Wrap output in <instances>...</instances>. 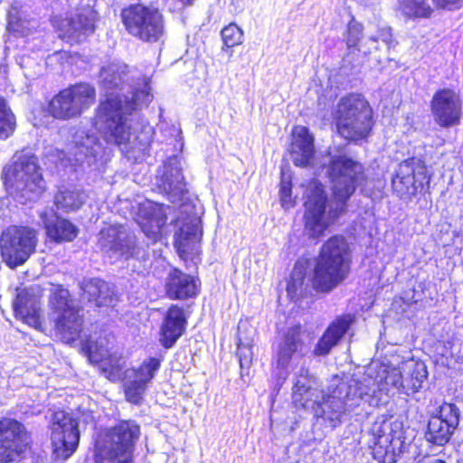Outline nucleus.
<instances>
[{"label":"nucleus","mask_w":463,"mask_h":463,"mask_svg":"<svg viewBox=\"0 0 463 463\" xmlns=\"http://www.w3.org/2000/svg\"><path fill=\"white\" fill-rule=\"evenodd\" d=\"M129 79L125 63L102 67L99 83L104 99L97 110V124L104 141L117 146L125 155L145 152L151 142L150 128L137 132V110L147 106L153 96L146 84L137 89Z\"/></svg>","instance_id":"obj_1"},{"label":"nucleus","mask_w":463,"mask_h":463,"mask_svg":"<svg viewBox=\"0 0 463 463\" xmlns=\"http://www.w3.org/2000/svg\"><path fill=\"white\" fill-rule=\"evenodd\" d=\"M326 175L332 183L333 197L328 212L327 197L319 181H310L305 194L304 232L311 239L325 235L330 224L345 212L349 198L365 179L363 165L345 155L330 157Z\"/></svg>","instance_id":"obj_2"},{"label":"nucleus","mask_w":463,"mask_h":463,"mask_svg":"<svg viewBox=\"0 0 463 463\" xmlns=\"http://www.w3.org/2000/svg\"><path fill=\"white\" fill-rule=\"evenodd\" d=\"M374 390L354 379L335 380L321 397L314 401L312 410L317 420L326 428L335 430L356 408L370 403Z\"/></svg>","instance_id":"obj_3"},{"label":"nucleus","mask_w":463,"mask_h":463,"mask_svg":"<svg viewBox=\"0 0 463 463\" xmlns=\"http://www.w3.org/2000/svg\"><path fill=\"white\" fill-rule=\"evenodd\" d=\"M8 194L20 203L38 200L46 188L37 156L27 149L17 151L4 168Z\"/></svg>","instance_id":"obj_4"},{"label":"nucleus","mask_w":463,"mask_h":463,"mask_svg":"<svg viewBox=\"0 0 463 463\" xmlns=\"http://www.w3.org/2000/svg\"><path fill=\"white\" fill-rule=\"evenodd\" d=\"M350 269L349 247L345 237L335 235L322 246L314 268L312 285L328 293L343 282Z\"/></svg>","instance_id":"obj_5"},{"label":"nucleus","mask_w":463,"mask_h":463,"mask_svg":"<svg viewBox=\"0 0 463 463\" xmlns=\"http://www.w3.org/2000/svg\"><path fill=\"white\" fill-rule=\"evenodd\" d=\"M97 247L102 255L112 261L145 260L146 251L139 246L136 235L124 225L104 227L98 235Z\"/></svg>","instance_id":"obj_6"},{"label":"nucleus","mask_w":463,"mask_h":463,"mask_svg":"<svg viewBox=\"0 0 463 463\" xmlns=\"http://www.w3.org/2000/svg\"><path fill=\"white\" fill-rule=\"evenodd\" d=\"M37 232L29 226L11 225L0 236L3 261L11 269L24 264L35 251Z\"/></svg>","instance_id":"obj_7"},{"label":"nucleus","mask_w":463,"mask_h":463,"mask_svg":"<svg viewBox=\"0 0 463 463\" xmlns=\"http://www.w3.org/2000/svg\"><path fill=\"white\" fill-rule=\"evenodd\" d=\"M369 434L373 458L379 463H394L402 452L404 439L402 424L398 420H390L383 417L377 418L372 424Z\"/></svg>","instance_id":"obj_8"},{"label":"nucleus","mask_w":463,"mask_h":463,"mask_svg":"<svg viewBox=\"0 0 463 463\" xmlns=\"http://www.w3.org/2000/svg\"><path fill=\"white\" fill-rule=\"evenodd\" d=\"M121 16L128 33L143 42H157L165 33L164 17L157 8L131 5Z\"/></svg>","instance_id":"obj_9"},{"label":"nucleus","mask_w":463,"mask_h":463,"mask_svg":"<svg viewBox=\"0 0 463 463\" xmlns=\"http://www.w3.org/2000/svg\"><path fill=\"white\" fill-rule=\"evenodd\" d=\"M50 303L56 333L65 343L74 342L81 331L82 317L80 310L70 299L69 291L63 288H57Z\"/></svg>","instance_id":"obj_10"},{"label":"nucleus","mask_w":463,"mask_h":463,"mask_svg":"<svg viewBox=\"0 0 463 463\" xmlns=\"http://www.w3.org/2000/svg\"><path fill=\"white\" fill-rule=\"evenodd\" d=\"M140 436V428L134 420H122L106 434L103 453L116 463H133V451Z\"/></svg>","instance_id":"obj_11"},{"label":"nucleus","mask_w":463,"mask_h":463,"mask_svg":"<svg viewBox=\"0 0 463 463\" xmlns=\"http://www.w3.org/2000/svg\"><path fill=\"white\" fill-rule=\"evenodd\" d=\"M95 100V89L81 83L60 91L49 104V111L55 118L69 119L77 117Z\"/></svg>","instance_id":"obj_12"},{"label":"nucleus","mask_w":463,"mask_h":463,"mask_svg":"<svg viewBox=\"0 0 463 463\" xmlns=\"http://www.w3.org/2000/svg\"><path fill=\"white\" fill-rule=\"evenodd\" d=\"M52 442L54 450L63 458H68L76 450L80 431L77 420L64 411H55L50 416Z\"/></svg>","instance_id":"obj_13"},{"label":"nucleus","mask_w":463,"mask_h":463,"mask_svg":"<svg viewBox=\"0 0 463 463\" xmlns=\"http://www.w3.org/2000/svg\"><path fill=\"white\" fill-rule=\"evenodd\" d=\"M460 414L455 404L443 402L429 420L426 440L437 446L447 444L459 424Z\"/></svg>","instance_id":"obj_14"},{"label":"nucleus","mask_w":463,"mask_h":463,"mask_svg":"<svg viewBox=\"0 0 463 463\" xmlns=\"http://www.w3.org/2000/svg\"><path fill=\"white\" fill-rule=\"evenodd\" d=\"M24 426L14 419L0 420V463L19 460L29 443Z\"/></svg>","instance_id":"obj_15"},{"label":"nucleus","mask_w":463,"mask_h":463,"mask_svg":"<svg viewBox=\"0 0 463 463\" xmlns=\"http://www.w3.org/2000/svg\"><path fill=\"white\" fill-rule=\"evenodd\" d=\"M430 111L434 122L440 128L458 125L462 116L460 95L449 88L437 90L430 100Z\"/></svg>","instance_id":"obj_16"},{"label":"nucleus","mask_w":463,"mask_h":463,"mask_svg":"<svg viewBox=\"0 0 463 463\" xmlns=\"http://www.w3.org/2000/svg\"><path fill=\"white\" fill-rule=\"evenodd\" d=\"M161 366V360L149 357L137 369H128L125 372L124 391L127 401L139 404L147 389V384L155 377Z\"/></svg>","instance_id":"obj_17"},{"label":"nucleus","mask_w":463,"mask_h":463,"mask_svg":"<svg viewBox=\"0 0 463 463\" xmlns=\"http://www.w3.org/2000/svg\"><path fill=\"white\" fill-rule=\"evenodd\" d=\"M156 185L159 193L177 203L187 194L186 184L182 173L181 163L176 156L169 157L157 169Z\"/></svg>","instance_id":"obj_18"},{"label":"nucleus","mask_w":463,"mask_h":463,"mask_svg":"<svg viewBox=\"0 0 463 463\" xmlns=\"http://www.w3.org/2000/svg\"><path fill=\"white\" fill-rule=\"evenodd\" d=\"M166 209L169 207L152 201L138 203L137 222L144 234L153 242L161 237V230L167 220Z\"/></svg>","instance_id":"obj_19"},{"label":"nucleus","mask_w":463,"mask_h":463,"mask_svg":"<svg viewBox=\"0 0 463 463\" xmlns=\"http://www.w3.org/2000/svg\"><path fill=\"white\" fill-rule=\"evenodd\" d=\"M356 118L360 126L365 118H372V109L367 100L360 94H351L340 99L337 105L335 117L336 127H340L343 132L348 134V120Z\"/></svg>","instance_id":"obj_20"},{"label":"nucleus","mask_w":463,"mask_h":463,"mask_svg":"<svg viewBox=\"0 0 463 463\" xmlns=\"http://www.w3.org/2000/svg\"><path fill=\"white\" fill-rule=\"evenodd\" d=\"M182 213H187V218L182 222L179 231L175 235V243L179 252H187L191 244L199 241L203 235L202 221L194 206L182 203L180 207Z\"/></svg>","instance_id":"obj_21"},{"label":"nucleus","mask_w":463,"mask_h":463,"mask_svg":"<svg viewBox=\"0 0 463 463\" xmlns=\"http://www.w3.org/2000/svg\"><path fill=\"white\" fill-rule=\"evenodd\" d=\"M355 321L353 314L337 316L326 327L322 336L318 339L314 354L317 356L327 355L336 346L345 335L350 330Z\"/></svg>","instance_id":"obj_22"},{"label":"nucleus","mask_w":463,"mask_h":463,"mask_svg":"<svg viewBox=\"0 0 463 463\" xmlns=\"http://www.w3.org/2000/svg\"><path fill=\"white\" fill-rule=\"evenodd\" d=\"M75 160L89 166L103 160L106 149L94 133L78 131L74 137Z\"/></svg>","instance_id":"obj_23"},{"label":"nucleus","mask_w":463,"mask_h":463,"mask_svg":"<svg viewBox=\"0 0 463 463\" xmlns=\"http://www.w3.org/2000/svg\"><path fill=\"white\" fill-rule=\"evenodd\" d=\"M165 289L169 298L184 300L197 295L198 285L194 277L173 268L167 273Z\"/></svg>","instance_id":"obj_24"},{"label":"nucleus","mask_w":463,"mask_h":463,"mask_svg":"<svg viewBox=\"0 0 463 463\" xmlns=\"http://www.w3.org/2000/svg\"><path fill=\"white\" fill-rule=\"evenodd\" d=\"M96 12L91 8L81 10L61 23L62 37L80 42L82 36H88L95 30Z\"/></svg>","instance_id":"obj_25"},{"label":"nucleus","mask_w":463,"mask_h":463,"mask_svg":"<svg viewBox=\"0 0 463 463\" xmlns=\"http://www.w3.org/2000/svg\"><path fill=\"white\" fill-rule=\"evenodd\" d=\"M80 289L81 299L96 307L112 306L117 300L114 286L99 279H83Z\"/></svg>","instance_id":"obj_26"},{"label":"nucleus","mask_w":463,"mask_h":463,"mask_svg":"<svg viewBox=\"0 0 463 463\" xmlns=\"http://www.w3.org/2000/svg\"><path fill=\"white\" fill-rule=\"evenodd\" d=\"M186 319L184 309L176 305H172L164 319L160 329L159 341L168 349L175 345L185 330Z\"/></svg>","instance_id":"obj_27"},{"label":"nucleus","mask_w":463,"mask_h":463,"mask_svg":"<svg viewBox=\"0 0 463 463\" xmlns=\"http://www.w3.org/2000/svg\"><path fill=\"white\" fill-rule=\"evenodd\" d=\"M315 154L314 138L306 127H296L290 146V159L298 166L311 165Z\"/></svg>","instance_id":"obj_28"},{"label":"nucleus","mask_w":463,"mask_h":463,"mask_svg":"<svg viewBox=\"0 0 463 463\" xmlns=\"http://www.w3.org/2000/svg\"><path fill=\"white\" fill-rule=\"evenodd\" d=\"M48 236L56 241H71L78 234V229L70 221L59 218L52 210L40 213Z\"/></svg>","instance_id":"obj_29"},{"label":"nucleus","mask_w":463,"mask_h":463,"mask_svg":"<svg viewBox=\"0 0 463 463\" xmlns=\"http://www.w3.org/2000/svg\"><path fill=\"white\" fill-rule=\"evenodd\" d=\"M16 317H20L29 326L40 329L41 307L36 298L26 290L20 291L13 303Z\"/></svg>","instance_id":"obj_30"},{"label":"nucleus","mask_w":463,"mask_h":463,"mask_svg":"<svg viewBox=\"0 0 463 463\" xmlns=\"http://www.w3.org/2000/svg\"><path fill=\"white\" fill-rule=\"evenodd\" d=\"M403 394L411 395L420 391L428 377L426 364L420 360L408 359L402 363Z\"/></svg>","instance_id":"obj_31"},{"label":"nucleus","mask_w":463,"mask_h":463,"mask_svg":"<svg viewBox=\"0 0 463 463\" xmlns=\"http://www.w3.org/2000/svg\"><path fill=\"white\" fill-rule=\"evenodd\" d=\"M316 378L309 371L301 367L296 375L292 388V401L296 407L307 408L314 396Z\"/></svg>","instance_id":"obj_32"},{"label":"nucleus","mask_w":463,"mask_h":463,"mask_svg":"<svg viewBox=\"0 0 463 463\" xmlns=\"http://www.w3.org/2000/svg\"><path fill=\"white\" fill-rule=\"evenodd\" d=\"M303 342L300 336V327L289 328L278 346L277 366L286 368L289 364L293 355L302 347Z\"/></svg>","instance_id":"obj_33"},{"label":"nucleus","mask_w":463,"mask_h":463,"mask_svg":"<svg viewBox=\"0 0 463 463\" xmlns=\"http://www.w3.org/2000/svg\"><path fill=\"white\" fill-rule=\"evenodd\" d=\"M411 171L407 164L401 163L395 177L392 178V189L401 199H411L420 187L413 177Z\"/></svg>","instance_id":"obj_34"},{"label":"nucleus","mask_w":463,"mask_h":463,"mask_svg":"<svg viewBox=\"0 0 463 463\" xmlns=\"http://www.w3.org/2000/svg\"><path fill=\"white\" fill-rule=\"evenodd\" d=\"M87 194L81 189L63 188L54 196V203L58 209L65 213L79 210L86 202Z\"/></svg>","instance_id":"obj_35"},{"label":"nucleus","mask_w":463,"mask_h":463,"mask_svg":"<svg viewBox=\"0 0 463 463\" xmlns=\"http://www.w3.org/2000/svg\"><path fill=\"white\" fill-rule=\"evenodd\" d=\"M397 9L407 19L430 18L433 13L428 0H398Z\"/></svg>","instance_id":"obj_36"},{"label":"nucleus","mask_w":463,"mask_h":463,"mask_svg":"<svg viewBox=\"0 0 463 463\" xmlns=\"http://www.w3.org/2000/svg\"><path fill=\"white\" fill-rule=\"evenodd\" d=\"M376 381L380 390L389 391L390 388H394L403 393L402 364L399 367H383L376 376Z\"/></svg>","instance_id":"obj_37"},{"label":"nucleus","mask_w":463,"mask_h":463,"mask_svg":"<svg viewBox=\"0 0 463 463\" xmlns=\"http://www.w3.org/2000/svg\"><path fill=\"white\" fill-rule=\"evenodd\" d=\"M15 128V116L6 100L0 96V140H5L12 136Z\"/></svg>","instance_id":"obj_38"},{"label":"nucleus","mask_w":463,"mask_h":463,"mask_svg":"<svg viewBox=\"0 0 463 463\" xmlns=\"http://www.w3.org/2000/svg\"><path fill=\"white\" fill-rule=\"evenodd\" d=\"M357 117L348 120L347 124L348 128L346 129L348 134L343 132V129L340 127L337 128L338 133L345 139L352 141H358L365 138L371 128H372V118H365L363 122V125L360 126L358 121L356 120Z\"/></svg>","instance_id":"obj_39"},{"label":"nucleus","mask_w":463,"mask_h":463,"mask_svg":"<svg viewBox=\"0 0 463 463\" xmlns=\"http://www.w3.org/2000/svg\"><path fill=\"white\" fill-rule=\"evenodd\" d=\"M381 40L388 48L393 46L392 28L390 26L381 27L376 34L368 35L364 42L362 48L364 54L371 53L373 50H378L377 43Z\"/></svg>","instance_id":"obj_40"},{"label":"nucleus","mask_w":463,"mask_h":463,"mask_svg":"<svg viewBox=\"0 0 463 463\" xmlns=\"http://www.w3.org/2000/svg\"><path fill=\"white\" fill-rule=\"evenodd\" d=\"M243 327L244 326L239 324L238 326V342H237V355L239 356L241 365H243V363L248 364L251 361L252 358V346H253V337L247 335H243Z\"/></svg>","instance_id":"obj_41"},{"label":"nucleus","mask_w":463,"mask_h":463,"mask_svg":"<svg viewBox=\"0 0 463 463\" xmlns=\"http://www.w3.org/2000/svg\"><path fill=\"white\" fill-rule=\"evenodd\" d=\"M407 164L411 168L412 175L415 177L416 182L420 184V188L424 187V184L429 185L430 180V175L428 173L425 162L418 157H411L402 162Z\"/></svg>","instance_id":"obj_42"},{"label":"nucleus","mask_w":463,"mask_h":463,"mask_svg":"<svg viewBox=\"0 0 463 463\" xmlns=\"http://www.w3.org/2000/svg\"><path fill=\"white\" fill-rule=\"evenodd\" d=\"M82 351L90 363L98 364L108 355V350L101 344L91 339L82 345Z\"/></svg>","instance_id":"obj_43"},{"label":"nucleus","mask_w":463,"mask_h":463,"mask_svg":"<svg viewBox=\"0 0 463 463\" xmlns=\"http://www.w3.org/2000/svg\"><path fill=\"white\" fill-rule=\"evenodd\" d=\"M7 30L23 33L25 26V17L24 12L16 5H12L7 14Z\"/></svg>","instance_id":"obj_44"},{"label":"nucleus","mask_w":463,"mask_h":463,"mask_svg":"<svg viewBox=\"0 0 463 463\" xmlns=\"http://www.w3.org/2000/svg\"><path fill=\"white\" fill-rule=\"evenodd\" d=\"M221 34L223 43L227 48H232L242 43L243 32L235 24H230L225 26L222 30Z\"/></svg>","instance_id":"obj_45"},{"label":"nucleus","mask_w":463,"mask_h":463,"mask_svg":"<svg viewBox=\"0 0 463 463\" xmlns=\"http://www.w3.org/2000/svg\"><path fill=\"white\" fill-rule=\"evenodd\" d=\"M363 35V25L354 19L349 22L346 33V45L350 49L356 47Z\"/></svg>","instance_id":"obj_46"},{"label":"nucleus","mask_w":463,"mask_h":463,"mask_svg":"<svg viewBox=\"0 0 463 463\" xmlns=\"http://www.w3.org/2000/svg\"><path fill=\"white\" fill-rule=\"evenodd\" d=\"M280 201L284 208L288 209L293 206V201L291 198V184L289 182L285 181L284 177L280 183Z\"/></svg>","instance_id":"obj_47"},{"label":"nucleus","mask_w":463,"mask_h":463,"mask_svg":"<svg viewBox=\"0 0 463 463\" xmlns=\"http://www.w3.org/2000/svg\"><path fill=\"white\" fill-rule=\"evenodd\" d=\"M438 8L449 11L459 9L463 5V0H432Z\"/></svg>","instance_id":"obj_48"},{"label":"nucleus","mask_w":463,"mask_h":463,"mask_svg":"<svg viewBox=\"0 0 463 463\" xmlns=\"http://www.w3.org/2000/svg\"><path fill=\"white\" fill-rule=\"evenodd\" d=\"M279 368V373H277V376H278V379H277V387H278V390H279V388L283 385V383L286 382L288 376V372L287 370V367L286 368H282V367H278Z\"/></svg>","instance_id":"obj_49"},{"label":"nucleus","mask_w":463,"mask_h":463,"mask_svg":"<svg viewBox=\"0 0 463 463\" xmlns=\"http://www.w3.org/2000/svg\"><path fill=\"white\" fill-rule=\"evenodd\" d=\"M418 463H446V462L441 459H437V458L428 457V458H424L419 460Z\"/></svg>","instance_id":"obj_50"},{"label":"nucleus","mask_w":463,"mask_h":463,"mask_svg":"<svg viewBox=\"0 0 463 463\" xmlns=\"http://www.w3.org/2000/svg\"><path fill=\"white\" fill-rule=\"evenodd\" d=\"M358 3L364 5H373L375 3H377L379 0H356Z\"/></svg>","instance_id":"obj_51"},{"label":"nucleus","mask_w":463,"mask_h":463,"mask_svg":"<svg viewBox=\"0 0 463 463\" xmlns=\"http://www.w3.org/2000/svg\"><path fill=\"white\" fill-rule=\"evenodd\" d=\"M195 0H179L183 5H192Z\"/></svg>","instance_id":"obj_52"},{"label":"nucleus","mask_w":463,"mask_h":463,"mask_svg":"<svg viewBox=\"0 0 463 463\" xmlns=\"http://www.w3.org/2000/svg\"><path fill=\"white\" fill-rule=\"evenodd\" d=\"M288 292L290 291V285L289 284L288 285Z\"/></svg>","instance_id":"obj_53"}]
</instances>
